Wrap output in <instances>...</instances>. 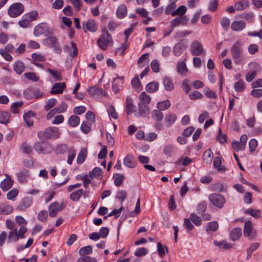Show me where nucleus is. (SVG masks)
<instances>
[{
	"mask_svg": "<svg viewBox=\"0 0 262 262\" xmlns=\"http://www.w3.org/2000/svg\"><path fill=\"white\" fill-rule=\"evenodd\" d=\"M232 57L236 64H240L244 58L243 56V44L240 41H236L230 50Z\"/></svg>",
	"mask_w": 262,
	"mask_h": 262,
	"instance_id": "obj_1",
	"label": "nucleus"
},
{
	"mask_svg": "<svg viewBox=\"0 0 262 262\" xmlns=\"http://www.w3.org/2000/svg\"><path fill=\"white\" fill-rule=\"evenodd\" d=\"M60 135L58 128L55 127H48L38 133V138L42 141L51 138H57Z\"/></svg>",
	"mask_w": 262,
	"mask_h": 262,
	"instance_id": "obj_2",
	"label": "nucleus"
},
{
	"mask_svg": "<svg viewBox=\"0 0 262 262\" xmlns=\"http://www.w3.org/2000/svg\"><path fill=\"white\" fill-rule=\"evenodd\" d=\"M43 43L50 48H52L55 52L60 54L62 49L59 45L57 39L53 36H49L43 40Z\"/></svg>",
	"mask_w": 262,
	"mask_h": 262,
	"instance_id": "obj_3",
	"label": "nucleus"
},
{
	"mask_svg": "<svg viewBox=\"0 0 262 262\" xmlns=\"http://www.w3.org/2000/svg\"><path fill=\"white\" fill-rule=\"evenodd\" d=\"M112 41L111 35L107 31L103 32L98 39L97 43L99 47L102 50H105L109 43Z\"/></svg>",
	"mask_w": 262,
	"mask_h": 262,
	"instance_id": "obj_4",
	"label": "nucleus"
},
{
	"mask_svg": "<svg viewBox=\"0 0 262 262\" xmlns=\"http://www.w3.org/2000/svg\"><path fill=\"white\" fill-rule=\"evenodd\" d=\"M209 200L214 206L222 208L226 202L225 197L219 193H212L209 196Z\"/></svg>",
	"mask_w": 262,
	"mask_h": 262,
	"instance_id": "obj_5",
	"label": "nucleus"
},
{
	"mask_svg": "<svg viewBox=\"0 0 262 262\" xmlns=\"http://www.w3.org/2000/svg\"><path fill=\"white\" fill-rule=\"evenodd\" d=\"M24 10V8L22 4L16 3L11 5L8 11V15L11 17H16L20 15Z\"/></svg>",
	"mask_w": 262,
	"mask_h": 262,
	"instance_id": "obj_6",
	"label": "nucleus"
},
{
	"mask_svg": "<svg viewBox=\"0 0 262 262\" xmlns=\"http://www.w3.org/2000/svg\"><path fill=\"white\" fill-rule=\"evenodd\" d=\"M34 149L39 154H49L51 153L53 148L52 145L48 143L37 142L34 144Z\"/></svg>",
	"mask_w": 262,
	"mask_h": 262,
	"instance_id": "obj_7",
	"label": "nucleus"
},
{
	"mask_svg": "<svg viewBox=\"0 0 262 262\" xmlns=\"http://www.w3.org/2000/svg\"><path fill=\"white\" fill-rule=\"evenodd\" d=\"M244 235L250 239H254L257 236L256 231L253 229L250 221L245 222L244 228Z\"/></svg>",
	"mask_w": 262,
	"mask_h": 262,
	"instance_id": "obj_8",
	"label": "nucleus"
},
{
	"mask_svg": "<svg viewBox=\"0 0 262 262\" xmlns=\"http://www.w3.org/2000/svg\"><path fill=\"white\" fill-rule=\"evenodd\" d=\"M188 42L187 40L182 39L177 43L172 49L173 54L176 56H180L187 47Z\"/></svg>",
	"mask_w": 262,
	"mask_h": 262,
	"instance_id": "obj_9",
	"label": "nucleus"
},
{
	"mask_svg": "<svg viewBox=\"0 0 262 262\" xmlns=\"http://www.w3.org/2000/svg\"><path fill=\"white\" fill-rule=\"evenodd\" d=\"M190 52L193 55H200L203 52V47L200 42L195 40L190 45Z\"/></svg>",
	"mask_w": 262,
	"mask_h": 262,
	"instance_id": "obj_10",
	"label": "nucleus"
},
{
	"mask_svg": "<svg viewBox=\"0 0 262 262\" xmlns=\"http://www.w3.org/2000/svg\"><path fill=\"white\" fill-rule=\"evenodd\" d=\"M88 92L90 95L96 98H99L105 95V93L103 90L98 86L90 88Z\"/></svg>",
	"mask_w": 262,
	"mask_h": 262,
	"instance_id": "obj_11",
	"label": "nucleus"
},
{
	"mask_svg": "<svg viewBox=\"0 0 262 262\" xmlns=\"http://www.w3.org/2000/svg\"><path fill=\"white\" fill-rule=\"evenodd\" d=\"M66 88V84L64 82L56 83L52 86L50 93L52 95L62 94Z\"/></svg>",
	"mask_w": 262,
	"mask_h": 262,
	"instance_id": "obj_12",
	"label": "nucleus"
},
{
	"mask_svg": "<svg viewBox=\"0 0 262 262\" xmlns=\"http://www.w3.org/2000/svg\"><path fill=\"white\" fill-rule=\"evenodd\" d=\"M48 30V26L46 23H41L35 27L34 34L38 36L46 33Z\"/></svg>",
	"mask_w": 262,
	"mask_h": 262,
	"instance_id": "obj_13",
	"label": "nucleus"
},
{
	"mask_svg": "<svg viewBox=\"0 0 262 262\" xmlns=\"http://www.w3.org/2000/svg\"><path fill=\"white\" fill-rule=\"evenodd\" d=\"M64 51L69 53V55L72 58H74L77 55V48L75 43L71 42V46L66 45L63 48Z\"/></svg>",
	"mask_w": 262,
	"mask_h": 262,
	"instance_id": "obj_14",
	"label": "nucleus"
},
{
	"mask_svg": "<svg viewBox=\"0 0 262 262\" xmlns=\"http://www.w3.org/2000/svg\"><path fill=\"white\" fill-rule=\"evenodd\" d=\"M112 84L113 91L114 93H117L122 87L123 83V77H117L113 79Z\"/></svg>",
	"mask_w": 262,
	"mask_h": 262,
	"instance_id": "obj_15",
	"label": "nucleus"
},
{
	"mask_svg": "<svg viewBox=\"0 0 262 262\" xmlns=\"http://www.w3.org/2000/svg\"><path fill=\"white\" fill-rule=\"evenodd\" d=\"M32 204V200L29 198H24L18 206L16 207V209L19 211H24L27 208H29Z\"/></svg>",
	"mask_w": 262,
	"mask_h": 262,
	"instance_id": "obj_16",
	"label": "nucleus"
},
{
	"mask_svg": "<svg viewBox=\"0 0 262 262\" xmlns=\"http://www.w3.org/2000/svg\"><path fill=\"white\" fill-rule=\"evenodd\" d=\"M34 116L35 114L31 111L28 112L24 115V120L27 126L30 127L33 125V117Z\"/></svg>",
	"mask_w": 262,
	"mask_h": 262,
	"instance_id": "obj_17",
	"label": "nucleus"
},
{
	"mask_svg": "<svg viewBox=\"0 0 262 262\" xmlns=\"http://www.w3.org/2000/svg\"><path fill=\"white\" fill-rule=\"evenodd\" d=\"M30 175L29 170L26 169L20 170L17 173V177L18 180L20 183H24L26 181V179Z\"/></svg>",
	"mask_w": 262,
	"mask_h": 262,
	"instance_id": "obj_18",
	"label": "nucleus"
},
{
	"mask_svg": "<svg viewBox=\"0 0 262 262\" xmlns=\"http://www.w3.org/2000/svg\"><path fill=\"white\" fill-rule=\"evenodd\" d=\"M13 183V181L8 177L1 182L0 187L4 191H6L12 187Z\"/></svg>",
	"mask_w": 262,
	"mask_h": 262,
	"instance_id": "obj_19",
	"label": "nucleus"
},
{
	"mask_svg": "<svg viewBox=\"0 0 262 262\" xmlns=\"http://www.w3.org/2000/svg\"><path fill=\"white\" fill-rule=\"evenodd\" d=\"M246 26V23L243 21H234L231 25V28L233 31H240L243 30Z\"/></svg>",
	"mask_w": 262,
	"mask_h": 262,
	"instance_id": "obj_20",
	"label": "nucleus"
},
{
	"mask_svg": "<svg viewBox=\"0 0 262 262\" xmlns=\"http://www.w3.org/2000/svg\"><path fill=\"white\" fill-rule=\"evenodd\" d=\"M32 63L37 66L40 67V64L39 62L44 61L45 57L43 55L40 53H33L31 55Z\"/></svg>",
	"mask_w": 262,
	"mask_h": 262,
	"instance_id": "obj_21",
	"label": "nucleus"
},
{
	"mask_svg": "<svg viewBox=\"0 0 262 262\" xmlns=\"http://www.w3.org/2000/svg\"><path fill=\"white\" fill-rule=\"evenodd\" d=\"M242 229L240 228L233 229L230 233V237L232 241L238 240L242 235Z\"/></svg>",
	"mask_w": 262,
	"mask_h": 262,
	"instance_id": "obj_22",
	"label": "nucleus"
},
{
	"mask_svg": "<svg viewBox=\"0 0 262 262\" xmlns=\"http://www.w3.org/2000/svg\"><path fill=\"white\" fill-rule=\"evenodd\" d=\"M50 216L52 217H55L57 212L59 210L58 203L55 202L50 204L49 207Z\"/></svg>",
	"mask_w": 262,
	"mask_h": 262,
	"instance_id": "obj_23",
	"label": "nucleus"
},
{
	"mask_svg": "<svg viewBox=\"0 0 262 262\" xmlns=\"http://www.w3.org/2000/svg\"><path fill=\"white\" fill-rule=\"evenodd\" d=\"M177 118L175 114L171 113L167 114L165 117V122L167 127L171 126L176 121Z\"/></svg>",
	"mask_w": 262,
	"mask_h": 262,
	"instance_id": "obj_24",
	"label": "nucleus"
},
{
	"mask_svg": "<svg viewBox=\"0 0 262 262\" xmlns=\"http://www.w3.org/2000/svg\"><path fill=\"white\" fill-rule=\"evenodd\" d=\"M25 69V64L20 60H17L13 64L14 71L18 74H21L24 71Z\"/></svg>",
	"mask_w": 262,
	"mask_h": 262,
	"instance_id": "obj_25",
	"label": "nucleus"
},
{
	"mask_svg": "<svg viewBox=\"0 0 262 262\" xmlns=\"http://www.w3.org/2000/svg\"><path fill=\"white\" fill-rule=\"evenodd\" d=\"M89 176L91 179H101L102 177V173L101 168L99 167H95L89 173Z\"/></svg>",
	"mask_w": 262,
	"mask_h": 262,
	"instance_id": "obj_26",
	"label": "nucleus"
},
{
	"mask_svg": "<svg viewBox=\"0 0 262 262\" xmlns=\"http://www.w3.org/2000/svg\"><path fill=\"white\" fill-rule=\"evenodd\" d=\"M123 163L125 166L130 168H133L136 166L134 157L130 155H127L124 158Z\"/></svg>",
	"mask_w": 262,
	"mask_h": 262,
	"instance_id": "obj_27",
	"label": "nucleus"
},
{
	"mask_svg": "<svg viewBox=\"0 0 262 262\" xmlns=\"http://www.w3.org/2000/svg\"><path fill=\"white\" fill-rule=\"evenodd\" d=\"M87 157V149L85 148H83L81 149L80 151L77 156L76 161L78 164H82L85 161Z\"/></svg>",
	"mask_w": 262,
	"mask_h": 262,
	"instance_id": "obj_28",
	"label": "nucleus"
},
{
	"mask_svg": "<svg viewBox=\"0 0 262 262\" xmlns=\"http://www.w3.org/2000/svg\"><path fill=\"white\" fill-rule=\"evenodd\" d=\"M163 84L166 91H171L174 88V84L170 78L164 77L163 79Z\"/></svg>",
	"mask_w": 262,
	"mask_h": 262,
	"instance_id": "obj_29",
	"label": "nucleus"
},
{
	"mask_svg": "<svg viewBox=\"0 0 262 262\" xmlns=\"http://www.w3.org/2000/svg\"><path fill=\"white\" fill-rule=\"evenodd\" d=\"M148 54H143L138 60V66L139 68H143L148 64L149 62Z\"/></svg>",
	"mask_w": 262,
	"mask_h": 262,
	"instance_id": "obj_30",
	"label": "nucleus"
},
{
	"mask_svg": "<svg viewBox=\"0 0 262 262\" xmlns=\"http://www.w3.org/2000/svg\"><path fill=\"white\" fill-rule=\"evenodd\" d=\"M125 105L126 107V114L130 115L135 111V106L133 103V100L130 98L126 99Z\"/></svg>",
	"mask_w": 262,
	"mask_h": 262,
	"instance_id": "obj_31",
	"label": "nucleus"
},
{
	"mask_svg": "<svg viewBox=\"0 0 262 262\" xmlns=\"http://www.w3.org/2000/svg\"><path fill=\"white\" fill-rule=\"evenodd\" d=\"M13 210L12 206L10 205L0 204V214L7 215L11 213Z\"/></svg>",
	"mask_w": 262,
	"mask_h": 262,
	"instance_id": "obj_32",
	"label": "nucleus"
},
{
	"mask_svg": "<svg viewBox=\"0 0 262 262\" xmlns=\"http://www.w3.org/2000/svg\"><path fill=\"white\" fill-rule=\"evenodd\" d=\"M157 251L160 257H163L165 255V253L168 252L167 247L160 242L157 243Z\"/></svg>",
	"mask_w": 262,
	"mask_h": 262,
	"instance_id": "obj_33",
	"label": "nucleus"
},
{
	"mask_svg": "<svg viewBox=\"0 0 262 262\" xmlns=\"http://www.w3.org/2000/svg\"><path fill=\"white\" fill-rule=\"evenodd\" d=\"M177 72L182 75H185L188 71L186 64L184 61H180L177 63Z\"/></svg>",
	"mask_w": 262,
	"mask_h": 262,
	"instance_id": "obj_34",
	"label": "nucleus"
},
{
	"mask_svg": "<svg viewBox=\"0 0 262 262\" xmlns=\"http://www.w3.org/2000/svg\"><path fill=\"white\" fill-rule=\"evenodd\" d=\"M249 6V2L247 0H243L236 2L235 5L236 10L241 11L245 9Z\"/></svg>",
	"mask_w": 262,
	"mask_h": 262,
	"instance_id": "obj_35",
	"label": "nucleus"
},
{
	"mask_svg": "<svg viewBox=\"0 0 262 262\" xmlns=\"http://www.w3.org/2000/svg\"><path fill=\"white\" fill-rule=\"evenodd\" d=\"M87 30L90 32H95L98 28L97 25L95 21L93 19H89L85 25Z\"/></svg>",
	"mask_w": 262,
	"mask_h": 262,
	"instance_id": "obj_36",
	"label": "nucleus"
},
{
	"mask_svg": "<svg viewBox=\"0 0 262 262\" xmlns=\"http://www.w3.org/2000/svg\"><path fill=\"white\" fill-rule=\"evenodd\" d=\"M159 84L156 82H151L146 86V91L150 93H154L158 91Z\"/></svg>",
	"mask_w": 262,
	"mask_h": 262,
	"instance_id": "obj_37",
	"label": "nucleus"
},
{
	"mask_svg": "<svg viewBox=\"0 0 262 262\" xmlns=\"http://www.w3.org/2000/svg\"><path fill=\"white\" fill-rule=\"evenodd\" d=\"M83 193V190L82 189H78L73 192L70 195V198L73 201H78Z\"/></svg>",
	"mask_w": 262,
	"mask_h": 262,
	"instance_id": "obj_38",
	"label": "nucleus"
},
{
	"mask_svg": "<svg viewBox=\"0 0 262 262\" xmlns=\"http://www.w3.org/2000/svg\"><path fill=\"white\" fill-rule=\"evenodd\" d=\"M213 244L214 245L219 247L220 248H224L225 249H230L232 246V244L224 241L220 242L214 241Z\"/></svg>",
	"mask_w": 262,
	"mask_h": 262,
	"instance_id": "obj_39",
	"label": "nucleus"
},
{
	"mask_svg": "<svg viewBox=\"0 0 262 262\" xmlns=\"http://www.w3.org/2000/svg\"><path fill=\"white\" fill-rule=\"evenodd\" d=\"M127 13V8L125 5H121L119 6L117 10V16L122 18H123Z\"/></svg>",
	"mask_w": 262,
	"mask_h": 262,
	"instance_id": "obj_40",
	"label": "nucleus"
},
{
	"mask_svg": "<svg viewBox=\"0 0 262 262\" xmlns=\"http://www.w3.org/2000/svg\"><path fill=\"white\" fill-rule=\"evenodd\" d=\"M152 118L157 122H160L163 118V114L159 110H155L152 112Z\"/></svg>",
	"mask_w": 262,
	"mask_h": 262,
	"instance_id": "obj_41",
	"label": "nucleus"
},
{
	"mask_svg": "<svg viewBox=\"0 0 262 262\" xmlns=\"http://www.w3.org/2000/svg\"><path fill=\"white\" fill-rule=\"evenodd\" d=\"M170 106V101L168 100L159 102L157 104V108L160 111L168 109Z\"/></svg>",
	"mask_w": 262,
	"mask_h": 262,
	"instance_id": "obj_42",
	"label": "nucleus"
},
{
	"mask_svg": "<svg viewBox=\"0 0 262 262\" xmlns=\"http://www.w3.org/2000/svg\"><path fill=\"white\" fill-rule=\"evenodd\" d=\"M213 158V153L210 149H207L204 154L203 159L207 164L211 163Z\"/></svg>",
	"mask_w": 262,
	"mask_h": 262,
	"instance_id": "obj_43",
	"label": "nucleus"
},
{
	"mask_svg": "<svg viewBox=\"0 0 262 262\" xmlns=\"http://www.w3.org/2000/svg\"><path fill=\"white\" fill-rule=\"evenodd\" d=\"M139 112L141 116H144L147 114L149 112V108L146 104L143 102L138 103Z\"/></svg>",
	"mask_w": 262,
	"mask_h": 262,
	"instance_id": "obj_44",
	"label": "nucleus"
},
{
	"mask_svg": "<svg viewBox=\"0 0 262 262\" xmlns=\"http://www.w3.org/2000/svg\"><path fill=\"white\" fill-rule=\"evenodd\" d=\"M187 8L185 6H181L179 7L178 9H177L175 11H173L171 13L172 16H175V15H179L182 17V15H183L185 12H186Z\"/></svg>",
	"mask_w": 262,
	"mask_h": 262,
	"instance_id": "obj_45",
	"label": "nucleus"
},
{
	"mask_svg": "<svg viewBox=\"0 0 262 262\" xmlns=\"http://www.w3.org/2000/svg\"><path fill=\"white\" fill-rule=\"evenodd\" d=\"M140 102H143L144 104H149L151 101V97L145 92H143L139 96Z\"/></svg>",
	"mask_w": 262,
	"mask_h": 262,
	"instance_id": "obj_46",
	"label": "nucleus"
},
{
	"mask_svg": "<svg viewBox=\"0 0 262 262\" xmlns=\"http://www.w3.org/2000/svg\"><path fill=\"white\" fill-rule=\"evenodd\" d=\"M10 117V115L9 113L6 112H0V123L3 124H7Z\"/></svg>",
	"mask_w": 262,
	"mask_h": 262,
	"instance_id": "obj_47",
	"label": "nucleus"
},
{
	"mask_svg": "<svg viewBox=\"0 0 262 262\" xmlns=\"http://www.w3.org/2000/svg\"><path fill=\"white\" fill-rule=\"evenodd\" d=\"M80 122V118L77 116H71L68 120L69 124L72 127L76 126Z\"/></svg>",
	"mask_w": 262,
	"mask_h": 262,
	"instance_id": "obj_48",
	"label": "nucleus"
},
{
	"mask_svg": "<svg viewBox=\"0 0 262 262\" xmlns=\"http://www.w3.org/2000/svg\"><path fill=\"white\" fill-rule=\"evenodd\" d=\"M92 247L91 246H87L81 248L79 250V253L81 256H85V254H90L92 253Z\"/></svg>",
	"mask_w": 262,
	"mask_h": 262,
	"instance_id": "obj_49",
	"label": "nucleus"
},
{
	"mask_svg": "<svg viewBox=\"0 0 262 262\" xmlns=\"http://www.w3.org/2000/svg\"><path fill=\"white\" fill-rule=\"evenodd\" d=\"M184 16L176 17L171 22V28L173 29L174 28L178 26L180 24H183L184 23Z\"/></svg>",
	"mask_w": 262,
	"mask_h": 262,
	"instance_id": "obj_50",
	"label": "nucleus"
},
{
	"mask_svg": "<svg viewBox=\"0 0 262 262\" xmlns=\"http://www.w3.org/2000/svg\"><path fill=\"white\" fill-rule=\"evenodd\" d=\"M219 225L218 223L216 221L210 222L207 224L206 226V231L207 232H211L215 231L218 228Z\"/></svg>",
	"mask_w": 262,
	"mask_h": 262,
	"instance_id": "obj_51",
	"label": "nucleus"
},
{
	"mask_svg": "<svg viewBox=\"0 0 262 262\" xmlns=\"http://www.w3.org/2000/svg\"><path fill=\"white\" fill-rule=\"evenodd\" d=\"M76 156V150L74 148H71L68 150V157L67 160V163L71 165L73 159L75 158Z\"/></svg>",
	"mask_w": 262,
	"mask_h": 262,
	"instance_id": "obj_52",
	"label": "nucleus"
},
{
	"mask_svg": "<svg viewBox=\"0 0 262 262\" xmlns=\"http://www.w3.org/2000/svg\"><path fill=\"white\" fill-rule=\"evenodd\" d=\"M245 214H249L256 219L260 216V211L258 210L253 209H249L244 211Z\"/></svg>",
	"mask_w": 262,
	"mask_h": 262,
	"instance_id": "obj_53",
	"label": "nucleus"
},
{
	"mask_svg": "<svg viewBox=\"0 0 262 262\" xmlns=\"http://www.w3.org/2000/svg\"><path fill=\"white\" fill-rule=\"evenodd\" d=\"M18 193L19 191L17 189H13L7 193V198L8 200L14 201L18 195Z\"/></svg>",
	"mask_w": 262,
	"mask_h": 262,
	"instance_id": "obj_54",
	"label": "nucleus"
},
{
	"mask_svg": "<svg viewBox=\"0 0 262 262\" xmlns=\"http://www.w3.org/2000/svg\"><path fill=\"white\" fill-rule=\"evenodd\" d=\"M216 140L221 144H223L227 141L226 135L225 134L222 132L221 128L219 130L218 135L216 136Z\"/></svg>",
	"mask_w": 262,
	"mask_h": 262,
	"instance_id": "obj_55",
	"label": "nucleus"
},
{
	"mask_svg": "<svg viewBox=\"0 0 262 262\" xmlns=\"http://www.w3.org/2000/svg\"><path fill=\"white\" fill-rule=\"evenodd\" d=\"M31 22L27 17L24 15L22 17L21 19L18 22V24L22 28H27L29 26Z\"/></svg>",
	"mask_w": 262,
	"mask_h": 262,
	"instance_id": "obj_56",
	"label": "nucleus"
},
{
	"mask_svg": "<svg viewBox=\"0 0 262 262\" xmlns=\"http://www.w3.org/2000/svg\"><path fill=\"white\" fill-rule=\"evenodd\" d=\"M19 238L17 229L11 230L8 234V239L10 241L16 242Z\"/></svg>",
	"mask_w": 262,
	"mask_h": 262,
	"instance_id": "obj_57",
	"label": "nucleus"
},
{
	"mask_svg": "<svg viewBox=\"0 0 262 262\" xmlns=\"http://www.w3.org/2000/svg\"><path fill=\"white\" fill-rule=\"evenodd\" d=\"M48 217V211L43 210H41L38 214L37 219L42 222H46Z\"/></svg>",
	"mask_w": 262,
	"mask_h": 262,
	"instance_id": "obj_58",
	"label": "nucleus"
},
{
	"mask_svg": "<svg viewBox=\"0 0 262 262\" xmlns=\"http://www.w3.org/2000/svg\"><path fill=\"white\" fill-rule=\"evenodd\" d=\"M77 262H97V261L95 258L88 256H82L77 259Z\"/></svg>",
	"mask_w": 262,
	"mask_h": 262,
	"instance_id": "obj_59",
	"label": "nucleus"
},
{
	"mask_svg": "<svg viewBox=\"0 0 262 262\" xmlns=\"http://www.w3.org/2000/svg\"><path fill=\"white\" fill-rule=\"evenodd\" d=\"M190 219L196 226H200L201 224V219L194 213H191L190 215Z\"/></svg>",
	"mask_w": 262,
	"mask_h": 262,
	"instance_id": "obj_60",
	"label": "nucleus"
},
{
	"mask_svg": "<svg viewBox=\"0 0 262 262\" xmlns=\"http://www.w3.org/2000/svg\"><path fill=\"white\" fill-rule=\"evenodd\" d=\"M234 87L236 92H241L243 91L245 89L244 82L243 81L239 80L235 83Z\"/></svg>",
	"mask_w": 262,
	"mask_h": 262,
	"instance_id": "obj_61",
	"label": "nucleus"
},
{
	"mask_svg": "<svg viewBox=\"0 0 262 262\" xmlns=\"http://www.w3.org/2000/svg\"><path fill=\"white\" fill-rule=\"evenodd\" d=\"M80 128H81V131L83 133H84V134H87L91 130V123H90L86 121H84L82 123V124H81Z\"/></svg>",
	"mask_w": 262,
	"mask_h": 262,
	"instance_id": "obj_62",
	"label": "nucleus"
},
{
	"mask_svg": "<svg viewBox=\"0 0 262 262\" xmlns=\"http://www.w3.org/2000/svg\"><path fill=\"white\" fill-rule=\"evenodd\" d=\"M192 33L191 31H180L175 34L174 37L176 39H179L187 36Z\"/></svg>",
	"mask_w": 262,
	"mask_h": 262,
	"instance_id": "obj_63",
	"label": "nucleus"
},
{
	"mask_svg": "<svg viewBox=\"0 0 262 262\" xmlns=\"http://www.w3.org/2000/svg\"><path fill=\"white\" fill-rule=\"evenodd\" d=\"M57 100L56 99L51 98L48 100L46 105L45 106V109L46 111H48L52 108L56 103Z\"/></svg>",
	"mask_w": 262,
	"mask_h": 262,
	"instance_id": "obj_64",
	"label": "nucleus"
}]
</instances>
